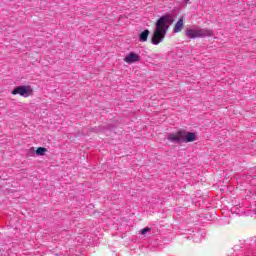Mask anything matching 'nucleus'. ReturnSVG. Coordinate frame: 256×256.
<instances>
[{"label":"nucleus","mask_w":256,"mask_h":256,"mask_svg":"<svg viewBox=\"0 0 256 256\" xmlns=\"http://www.w3.org/2000/svg\"><path fill=\"white\" fill-rule=\"evenodd\" d=\"M167 140L176 145H181V143L197 141V135L186 130H178L176 133H168Z\"/></svg>","instance_id":"nucleus-2"},{"label":"nucleus","mask_w":256,"mask_h":256,"mask_svg":"<svg viewBox=\"0 0 256 256\" xmlns=\"http://www.w3.org/2000/svg\"><path fill=\"white\" fill-rule=\"evenodd\" d=\"M149 33H151L149 31V29L144 30L143 32L140 33L139 35V39L140 41H142L143 43H145V41H147L148 37H149Z\"/></svg>","instance_id":"nucleus-7"},{"label":"nucleus","mask_w":256,"mask_h":256,"mask_svg":"<svg viewBox=\"0 0 256 256\" xmlns=\"http://www.w3.org/2000/svg\"><path fill=\"white\" fill-rule=\"evenodd\" d=\"M125 63H128L129 65L133 63H137L141 61V56L139 54H136L135 52H130L125 58H124Z\"/></svg>","instance_id":"nucleus-5"},{"label":"nucleus","mask_w":256,"mask_h":256,"mask_svg":"<svg viewBox=\"0 0 256 256\" xmlns=\"http://www.w3.org/2000/svg\"><path fill=\"white\" fill-rule=\"evenodd\" d=\"M183 17L179 18V20L176 22L174 29H173V33H181V31H183Z\"/></svg>","instance_id":"nucleus-6"},{"label":"nucleus","mask_w":256,"mask_h":256,"mask_svg":"<svg viewBox=\"0 0 256 256\" xmlns=\"http://www.w3.org/2000/svg\"><path fill=\"white\" fill-rule=\"evenodd\" d=\"M45 153H47V149L44 147H39L36 150V155L42 156V155H45Z\"/></svg>","instance_id":"nucleus-8"},{"label":"nucleus","mask_w":256,"mask_h":256,"mask_svg":"<svg viewBox=\"0 0 256 256\" xmlns=\"http://www.w3.org/2000/svg\"><path fill=\"white\" fill-rule=\"evenodd\" d=\"M185 35L188 37V39H197L203 37H213L215 32H213L211 29L192 26V28H186Z\"/></svg>","instance_id":"nucleus-3"},{"label":"nucleus","mask_w":256,"mask_h":256,"mask_svg":"<svg viewBox=\"0 0 256 256\" xmlns=\"http://www.w3.org/2000/svg\"><path fill=\"white\" fill-rule=\"evenodd\" d=\"M150 231V227H145L144 229L141 230V235H147V233H150Z\"/></svg>","instance_id":"nucleus-9"},{"label":"nucleus","mask_w":256,"mask_h":256,"mask_svg":"<svg viewBox=\"0 0 256 256\" xmlns=\"http://www.w3.org/2000/svg\"><path fill=\"white\" fill-rule=\"evenodd\" d=\"M171 25H173V15L167 13L161 16L155 23L151 43L153 45H159V43L163 42Z\"/></svg>","instance_id":"nucleus-1"},{"label":"nucleus","mask_w":256,"mask_h":256,"mask_svg":"<svg viewBox=\"0 0 256 256\" xmlns=\"http://www.w3.org/2000/svg\"><path fill=\"white\" fill-rule=\"evenodd\" d=\"M12 95H20L21 97H30L33 94V89L29 85L16 86L12 90Z\"/></svg>","instance_id":"nucleus-4"}]
</instances>
